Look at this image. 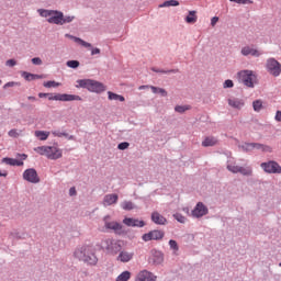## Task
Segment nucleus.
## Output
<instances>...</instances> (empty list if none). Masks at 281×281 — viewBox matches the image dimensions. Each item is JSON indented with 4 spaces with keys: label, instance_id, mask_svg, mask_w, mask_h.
I'll return each instance as SVG.
<instances>
[{
    "label": "nucleus",
    "instance_id": "obj_1",
    "mask_svg": "<svg viewBox=\"0 0 281 281\" xmlns=\"http://www.w3.org/2000/svg\"><path fill=\"white\" fill-rule=\"evenodd\" d=\"M75 258L82 260L88 265H98V257L95 256V248L93 246H81L75 250Z\"/></svg>",
    "mask_w": 281,
    "mask_h": 281
},
{
    "label": "nucleus",
    "instance_id": "obj_2",
    "mask_svg": "<svg viewBox=\"0 0 281 281\" xmlns=\"http://www.w3.org/2000/svg\"><path fill=\"white\" fill-rule=\"evenodd\" d=\"M76 87L77 89H87L91 93H103V91H106L104 83L93 79H79Z\"/></svg>",
    "mask_w": 281,
    "mask_h": 281
},
{
    "label": "nucleus",
    "instance_id": "obj_3",
    "mask_svg": "<svg viewBox=\"0 0 281 281\" xmlns=\"http://www.w3.org/2000/svg\"><path fill=\"white\" fill-rule=\"evenodd\" d=\"M37 12L40 16L47 19L48 23H52L54 25H63V12L46 9H38Z\"/></svg>",
    "mask_w": 281,
    "mask_h": 281
},
{
    "label": "nucleus",
    "instance_id": "obj_4",
    "mask_svg": "<svg viewBox=\"0 0 281 281\" xmlns=\"http://www.w3.org/2000/svg\"><path fill=\"white\" fill-rule=\"evenodd\" d=\"M101 247L111 256H117L122 251V241L106 238L101 241Z\"/></svg>",
    "mask_w": 281,
    "mask_h": 281
},
{
    "label": "nucleus",
    "instance_id": "obj_5",
    "mask_svg": "<svg viewBox=\"0 0 281 281\" xmlns=\"http://www.w3.org/2000/svg\"><path fill=\"white\" fill-rule=\"evenodd\" d=\"M265 67L269 76H273V78H278L281 76V63L278 61V59L269 57L266 60Z\"/></svg>",
    "mask_w": 281,
    "mask_h": 281
},
{
    "label": "nucleus",
    "instance_id": "obj_6",
    "mask_svg": "<svg viewBox=\"0 0 281 281\" xmlns=\"http://www.w3.org/2000/svg\"><path fill=\"white\" fill-rule=\"evenodd\" d=\"M47 98H48V100H55V101H59V102H74V101L82 102V97L77 95V94L48 93Z\"/></svg>",
    "mask_w": 281,
    "mask_h": 281
},
{
    "label": "nucleus",
    "instance_id": "obj_7",
    "mask_svg": "<svg viewBox=\"0 0 281 281\" xmlns=\"http://www.w3.org/2000/svg\"><path fill=\"white\" fill-rule=\"evenodd\" d=\"M243 150L249 153L251 150H261V153H273V148L269 145H262L259 143H245L241 146Z\"/></svg>",
    "mask_w": 281,
    "mask_h": 281
},
{
    "label": "nucleus",
    "instance_id": "obj_8",
    "mask_svg": "<svg viewBox=\"0 0 281 281\" xmlns=\"http://www.w3.org/2000/svg\"><path fill=\"white\" fill-rule=\"evenodd\" d=\"M239 80L250 89H254V82H256V75L251 70H241L238 72Z\"/></svg>",
    "mask_w": 281,
    "mask_h": 281
},
{
    "label": "nucleus",
    "instance_id": "obj_9",
    "mask_svg": "<svg viewBox=\"0 0 281 281\" xmlns=\"http://www.w3.org/2000/svg\"><path fill=\"white\" fill-rule=\"evenodd\" d=\"M227 170L229 172H233V175H238V172L240 175H244V177H249L251 175V168L247 167H240V166H237L236 164H227L226 166Z\"/></svg>",
    "mask_w": 281,
    "mask_h": 281
},
{
    "label": "nucleus",
    "instance_id": "obj_10",
    "mask_svg": "<svg viewBox=\"0 0 281 281\" xmlns=\"http://www.w3.org/2000/svg\"><path fill=\"white\" fill-rule=\"evenodd\" d=\"M261 168L268 175H281V166L276 161L262 162Z\"/></svg>",
    "mask_w": 281,
    "mask_h": 281
},
{
    "label": "nucleus",
    "instance_id": "obj_11",
    "mask_svg": "<svg viewBox=\"0 0 281 281\" xmlns=\"http://www.w3.org/2000/svg\"><path fill=\"white\" fill-rule=\"evenodd\" d=\"M23 179L29 183H41V178H38V172H36V169L34 168L26 169L23 172Z\"/></svg>",
    "mask_w": 281,
    "mask_h": 281
},
{
    "label": "nucleus",
    "instance_id": "obj_12",
    "mask_svg": "<svg viewBox=\"0 0 281 281\" xmlns=\"http://www.w3.org/2000/svg\"><path fill=\"white\" fill-rule=\"evenodd\" d=\"M166 234L164 233V231H150L149 233H146L142 236V239L145 241V243H148L150 240H162L164 239V236Z\"/></svg>",
    "mask_w": 281,
    "mask_h": 281
},
{
    "label": "nucleus",
    "instance_id": "obj_13",
    "mask_svg": "<svg viewBox=\"0 0 281 281\" xmlns=\"http://www.w3.org/2000/svg\"><path fill=\"white\" fill-rule=\"evenodd\" d=\"M209 210L203 202H199L192 211L194 218H201L207 214Z\"/></svg>",
    "mask_w": 281,
    "mask_h": 281
},
{
    "label": "nucleus",
    "instance_id": "obj_14",
    "mask_svg": "<svg viewBox=\"0 0 281 281\" xmlns=\"http://www.w3.org/2000/svg\"><path fill=\"white\" fill-rule=\"evenodd\" d=\"M135 281H157V276L148 270H142L136 274Z\"/></svg>",
    "mask_w": 281,
    "mask_h": 281
},
{
    "label": "nucleus",
    "instance_id": "obj_15",
    "mask_svg": "<svg viewBox=\"0 0 281 281\" xmlns=\"http://www.w3.org/2000/svg\"><path fill=\"white\" fill-rule=\"evenodd\" d=\"M135 258V252L131 250H120L119 256L116 257V260L119 262H131Z\"/></svg>",
    "mask_w": 281,
    "mask_h": 281
},
{
    "label": "nucleus",
    "instance_id": "obj_16",
    "mask_svg": "<svg viewBox=\"0 0 281 281\" xmlns=\"http://www.w3.org/2000/svg\"><path fill=\"white\" fill-rule=\"evenodd\" d=\"M105 221V229H111L112 232H114V234H124V231H123V226L122 224L117 223V222H108L106 221V217L104 218Z\"/></svg>",
    "mask_w": 281,
    "mask_h": 281
},
{
    "label": "nucleus",
    "instance_id": "obj_17",
    "mask_svg": "<svg viewBox=\"0 0 281 281\" xmlns=\"http://www.w3.org/2000/svg\"><path fill=\"white\" fill-rule=\"evenodd\" d=\"M227 102L232 109H236L237 111H240V109H243V106H245V99H243V98L231 97L227 100Z\"/></svg>",
    "mask_w": 281,
    "mask_h": 281
},
{
    "label": "nucleus",
    "instance_id": "obj_18",
    "mask_svg": "<svg viewBox=\"0 0 281 281\" xmlns=\"http://www.w3.org/2000/svg\"><path fill=\"white\" fill-rule=\"evenodd\" d=\"M241 55L243 56H254L255 58H260L262 56V53L258 50L257 48H254L251 46H244L241 48Z\"/></svg>",
    "mask_w": 281,
    "mask_h": 281
},
{
    "label": "nucleus",
    "instance_id": "obj_19",
    "mask_svg": "<svg viewBox=\"0 0 281 281\" xmlns=\"http://www.w3.org/2000/svg\"><path fill=\"white\" fill-rule=\"evenodd\" d=\"M123 224L126 225L127 227H144V225H146L144 221L133 217H125L123 220Z\"/></svg>",
    "mask_w": 281,
    "mask_h": 281
},
{
    "label": "nucleus",
    "instance_id": "obj_20",
    "mask_svg": "<svg viewBox=\"0 0 281 281\" xmlns=\"http://www.w3.org/2000/svg\"><path fill=\"white\" fill-rule=\"evenodd\" d=\"M120 196L115 193L106 194L103 198V205L106 207L109 205H115L117 203Z\"/></svg>",
    "mask_w": 281,
    "mask_h": 281
},
{
    "label": "nucleus",
    "instance_id": "obj_21",
    "mask_svg": "<svg viewBox=\"0 0 281 281\" xmlns=\"http://www.w3.org/2000/svg\"><path fill=\"white\" fill-rule=\"evenodd\" d=\"M150 254H151V261L154 262V265H161L164 262V252L157 249H153Z\"/></svg>",
    "mask_w": 281,
    "mask_h": 281
},
{
    "label": "nucleus",
    "instance_id": "obj_22",
    "mask_svg": "<svg viewBox=\"0 0 281 281\" xmlns=\"http://www.w3.org/2000/svg\"><path fill=\"white\" fill-rule=\"evenodd\" d=\"M60 157H63V149L56 146H50L48 159L56 160V159H60Z\"/></svg>",
    "mask_w": 281,
    "mask_h": 281
},
{
    "label": "nucleus",
    "instance_id": "obj_23",
    "mask_svg": "<svg viewBox=\"0 0 281 281\" xmlns=\"http://www.w3.org/2000/svg\"><path fill=\"white\" fill-rule=\"evenodd\" d=\"M151 221L156 225H166V223L168 222L166 217H164V215H161L159 212L151 213Z\"/></svg>",
    "mask_w": 281,
    "mask_h": 281
},
{
    "label": "nucleus",
    "instance_id": "obj_24",
    "mask_svg": "<svg viewBox=\"0 0 281 281\" xmlns=\"http://www.w3.org/2000/svg\"><path fill=\"white\" fill-rule=\"evenodd\" d=\"M34 150L38 155H42L44 157H47V159H49V155H50L49 153L52 150V146H40V147H35Z\"/></svg>",
    "mask_w": 281,
    "mask_h": 281
},
{
    "label": "nucleus",
    "instance_id": "obj_25",
    "mask_svg": "<svg viewBox=\"0 0 281 281\" xmlns=\"http://www.w3.org/2000/svg\"><path fill=\"white\" fill-rule=\"evenodd\" d=\"M216 144H218V139L216 137H214V136H207L202 142V146L204 148H207L210 146H216Z\"/></svg>",
    "mask_w": 281,
    "mask_h": 281
},
{
    "label": "nucleus",
    "instance_id": "obj_26",
    "mask_svg": "<svg viewBox=\"0 0 281 281\" xmlns=\"http://www.w3.org/2000/svg\"><path fill=\"white\" fill-rule=\"evenodd\" d=\"M184 21L190 25L196 23V21H199V15H196V11H189V14L186 16Z\"/></svg>",
    "mask_w": 281,
    "mask_h": 281
},
{
    "label": "nucleus",
    "instance_id": "obj_27",
    "mask_svg": "<svg viewBox=\"0 0 281 281\" xmlns=\"http://www.w3.org/2000/svg\"><path fill=\"white\" fill-rule=\"evenodd\" d=\"M22 77L25 78L29 82H32V80H41V78H43L42 75H34L27 71H23Z\"/></svg>",
    "mask_w": 281,
    "mask_h": 281
},
{
    "label": "nucleus",
    "instance_id": "obj_28",
    "mask_svg": "<svg viewBox=\"0 0 281 281\" xmlns=\"http://www.w3.org/2000/svg\"><path fill=\"white\" fill-rule=\"evenodd\" d=\"M66 37L71 38V41H75V43H80L82 45V47H91V44L86 42L82 38L76 37V36L70 35V34H66Z\"/></svg>",
    "mask_w": 281,
    "mask_h": 281
},
{
    "label": "nucleus",
    "instance_id": "obj_29",
    "mask_svg": "<svg viewBox=\"0 0 281 281\" xmlns=\"http://www.w3.org/2000/svg\"><path fill=\"white\" fill-rule=\"evenodd\" d=\"M2 162L7 164V166H23L22 160H18V159H14V158H3Z\"/></svg>",
    "mask_w": 281,
    "mask_h": 281
},
{
    "label": "nucleus",
    "instance_id": "obj_30",
    "mask_svg": "<svg viewBox=\"0 0 281 281\" xmlns=\"http://www.w3.org/2000/svg\"><path fill=\"white\" fill-rule=\"evenodd\" d=\"M131 280V271L126 270L123 271L121 274L117 276L115 281H130Z\"/></svg>",
    "mask_w": 281,
    "mask_h": 281
},
{
    "label": "nucleus",
    "instance_id": "obj_31",
    "mask_svg": "<svg viewBox=\"0 0 281 281\" xmlns=\"http://www.w3.org/2000/svg\"><path fill=\"white\" fill-rule=\"evenodd\" d=\"M35 137H38L41 142H45L49 137V132L35 131Z\"/></svg>",
    "mask_w": 281,
    "mask_h": 281
},
{
    "label": "nucleus",
    "instance_id": "obj_32",
    "mask_svg": "<svg viewBox=\"0 0 281 281\" xmlns=\"http://www.w3.org/2000/svg\"><path fill=\"white\" fill-rule=\"evenodd\" d=\"M108 98H109V100H119V102H124V100H125L123 95H120V94L111 92V91L108 92Z\"/></svg>",
    "mask_w": 281,
    "mask_h": 281
},
{
    "label": "nucleus",
    "instance_id": "obj_33",
    "mask_svg": "<svg viewBox=\"0 0 281 281\" xmlns=\"http://www.w3.org/2000/svg\"><path fill=\"white\" fill-rule=\"evenodd\" d=\"M179 5V1L177 0H168V1H165L162 4H159V8H170V7H177Z\"/></svg>",
    "mask_w": 281,
    "mask_h": 281
},
{
    "label": "nucleus",
    "instance_id": "obj_34",
    "mask_svg": "<svg viewBox=\"0 0 281 281\" xmlns=\"http://www.w3.org/2000/svg\"><path fill=\"white\" fill-rule=\"evenodd\" d=\"M150 89H151L153 93H160V95H162V98H166V95H168V92L164 88H157V87L151 86Z\"/></svg>",
    "mask_w": 281,
    "mask_h": 281
},
{
    "label": "nucleus",
    "instance_id": "obj_35",
    "mask_svg": "<svg viewBox=\"0 0 281 281\" xmlns=\"http://www.w3.org/2000/svg\"><path fill=\"white\" fill-rule=\"evenodd\" d=\"M252 109L254 111H256L257 113H259V111H262V100H256L252 102Z\"/></svg>",
    "mask_w": 281,
    "mask_h": 281
},
{
    "label": "nucleus",
    "instance_id": "obj_36",
    "mask_svg": "<svg viewBox=\"0 0 281 281\" xmlns=\"http://www.w3.org/2000/svg\"><path fill=\"white\" fill-rule=\"evenodd\" d=\"M43 86L46 88V89H52L53 88H56V87H60V82H56V81H45L43 83Z\"/></svg>",
    "mask_w": 281,
    "mask_h": 281
},
{
    "label": "nucleus",
    "instance_id": "obj_37",
    "mask_svg": "<svg viewBox=\"0 0 281 281\" xmlns=\"http://www.w3.org/2000/svg\"><path fill=\"white\" fill-rule=\"evenodd\" d=\"M121 207H123V210L131 211V210H134L135 205H134L133 202H131V201H124V202L121 204Z\"/></svg>",
    "mask_w": 281,
    "mask_h": 281
},
{
    "label": "nucleus",
    "instance_id": "obj_38",
    "mask_svg": "<svg viewBox=\"0 0 281 281\" xmlns=\"http://www.w3.org/2000/svg\"><path fill=\"white\" fill-rule=\"evenodd\" d=\"M21 133H22V131H19V130H16V128H13V130H10V131L8 132V135H9V137L16 138V137H21Z\"/></svg>",
    "mask_w": 281,
    "mask_h": 281
},
{
    "label": "nucleus",
    "instance_id": "obj_39",
    "mask_svg": "<svg viewBox=\"0 0 281 281\" xmlns=\"http://www.w3.org/2000/svg\"><path fill=\"white\" fill-rule=\"evenodd\" d=\"M67 67H70V69H78L80 67V61L78 60H68Z\"/></svg>",
    "mask_w": 281,
    "mask_h": 281
},
{
    "label": "nucleus",
    "instance_id": "obj_40",
    "mask_svg": "<svg viewBox=\"0 0 281 281\" xmlns=\"http://www.w3.org/2000/svg\"><path fill=\"white\" fill-rule=\"evenodd\" d=\"M74 15L65 16V14L61 13V25H65V23H71L74 21Z\"/></svg>",
    "mask_w": 281,
    "mask_h": 281
},
{
    "label": "nucleus",
    "instance_id": "obj_41",
    "mask_svg": "<svg viewBox=\"0 0 281 281\" xmlns=\"http://www.w3.org/2000/svg\"><path fill=\"white\" fill-rule=\"evenodd\" d=\"M151 70L156 71V74H179V69L157 70L155 68H151Z\"/></svg>",
    "mask_w": 281,
    "mask_h": 281
},
{
    "label": "nucleus",
    "instance_id": "obj_42",
    "mask_svg": "<svg viewBox=\"0 0 281 281\" xmlns=\"http://www.w3.org/2000/svg\"><path fill=\"white\" fill-rule=\"evenodd\" d=\"M10 87H21V83L16 81H9L3 86V89H10Z\"/></svg>",
    "mask_w": 281,
    "mask_h": 281
},
{
    "label": "nucleus",
    "instance_id": "obj_43",
    "mask_svg": "<svg viewBox=\"0 0 281 281\" xmlns=\"http://www.w3.org/2000/svg\"><path fill=\"white\" fill-rule=\"evenodd\" d=\"M169 247H170V249H173V251H179V245L177 244V240H175V239L169 240Z\"/></svg>",
    "mask_w": 281,
    "mask_h": 281
},
{
    "label": "nucleus",
    "instance_id": "obj_44",
    "mask_svg": "<svg viewBox=\"0 0 281 281\" xmlns=\"http://www.w3.org/2000/svg\"><path fill=\"white\" fill-rule=\"evenodd\" d=\"M173 218H176L178 223H186V216L181 215L180 213L173 214Z\"/></svg>",
    "mask_w": 281,
    "mask_h": 281
},
{
    "label": "nucleus",
    "instance_id": "obj_45",
    "mask_svg": "<svg viewBox=\"0 0 281 281\" xmlns=\"http://www.w3.org/2000/svg\"><path fill=\"white\" fill-rule=\"evenodd\" d=\"M52 135H54V137H67L68 134L60 131H53Z\"/></svg>",
    "mask_w": 281,
    "mask_h": 281
},
{
    "label": "nucleus",
    "instance_id": "obj_46",
    "mask_svg": "<svg viewBox=\"0 0 281 281\" xmlns=\"http://www.w3.org/2000/svg\"><path fill=\"white\" fill-rule=\"evenodd\" d=\"M188 106H183V105H177L175 108V111H177V113H186V111H188Z\"/></svg>",
    "mask_w": 281,
    "mask_h": 281
},
{
    "label": "nucleus",
    "instance_id": "obj_47",
    "mask_svg": "<svg viewBox=\"0 0 281 281\" xmlns=\"http://www.w3.org/2000/svg\"><path fill=\"white\" fill-rule=\"evenodd\" d=\"M231 2L238 3V4H247V3H254L251 0H229Z\"/></svg>",
    "mask_w": 281,
    "mask_h": 281
},
{
    "label": "nucleus",
    "instance_id": "obj_48",
    "mask_svg": "<svg viewBox=\"0 0 281 281\" xmlns=\"http://www.w3.org/2000/svg\"><path fill=\"white\" fill-rule=\"evenodd\" d=\"M128 146H131V144L123 142L117 145V148H119V150H126V148H128Z\"/></svg>",
    "mask_w": 281,
    "mask_h": 281
},
{
    "label": "nucleus",
    "instance_id": "obj_49",
    "mask_svg": "<svg viewBox=\"0 0 281 281\" xmlns=\"http://www.w3.org/2000/svg\"><path fill=\"white\" fill-rule=\"evenodd\" d=\"M232 87H234V81L227 79V80L224 82V89H232Z\"/></svg>",
    "mask_w": 281,
    "mask_h": 281
},
{
    "label": "nucleus",
    "instance_id": "obj_50",
    "mask_svg": "<svg viewBox=\"0 0 281 281\" xmlns=\"http://www.w3.org/2000/svg\"><path fill=\"white\" fill-rule=\"evenodd\" d=\"M33 65H43V59L41 57L32 58Z\"/></svg>",
    "mask_w": 281,
    "mask_h": 281
},
{
    "label": "nucleus",
    "instance_id": "obj_51",
    "mask_svg": "<svg viewBox=\"0 0 281 281\" xmlns=\"http://www.w3.org/2000/svg\"><path fill=\"white\" fill-rule=\"evenodd\" d=\"M7 67H14L16 65V60L14 59H9L5 63Z\"/></svg>",
    "mask_w": 281,
    "mask_h": 281
},
{
    "label": "nucleus",
    "instance_id": "obj_52",
    "mask_svg": "<svg viewBox=\"0 0 281 281\" xmlns=\"http://www.w3.org/2000/svg\"><path fill=\"white\" fill-rule=\"evenodd\" d=\"M218 23V16H214L211 19V25L212 27H214V25H216Z\"/></svg>",
    "mask_w": 281,
    "mask_h": 281
},
{
    "label": "nucleus",
    "instance_id": "obj_53",
    "mask_svg": "<svg viewBox=\"0 0 281 281\" xmlns=\"http://www.w3.org/2000/svg\"><path fill=\"white\" fill-rule=\"evenodd\" d=\"M274 120H276V122H281V111L280 110L277 111Z\"/></svg>",
    "mask_w": 281,
    "mask_h": 281
},
{
    "label": "nucleus",
    "instance_id": "obj_54",
    "mask_svg": "<svg viewBox=\"0 0 281 281\" xmlns=\"http://www.w3.org/2000/svg\"><path fill=\"white\" fill-rule=\"evenodd\" d=\"M69 194H70V196H76V194H77V192H76V187H71V188L69 189Z\"/></svg>",
    "mask_w": 281,
    "mask_h": 281
},
{
    "label": "nucleus",
    "instance_id": "obj_55",
    "mask_svg": "<svg viewBox=\"0 0 281 281\" xmlns=\"http://www.w3.org/2000/svg\"><path fill=\"white\" fill-rule=\"evenodd\" d=\"M98 54H100V48H93V49L91 50V55H92V56H95V55H98Z\"/></svg>",
    "mask_w": 281,
    "mask_h": 281
},
{
    "label": "nucleus",
    "instance_id": "obj_56",
    "mask_svg": "<svg viewBox=\"0 0 281 281\" xmlns=\"http://www.w3.org/2000/svg\"><path fill=\"white\" fill-rule=\"evenodd\" d=\"M47 95H49V93H45V92L38 93V98H47Z\"/></svg>",
    "mask_w": 281,
    "mask_h": 281
},
{
    "label": "nucleus",
    "instance_id": "obj_57",
    "mask_svg": "<svg viewBox=\"0 0 281 281\" xmlns=\"http://www.w3.org/2000/svg\"><path fill=\"white\" fill-rule=\"evenodd\" d=\"M0 177H8V171L0 172Z\"/></svg>",
    "mask_w": 281,
    "mask_h": 281
},
{
    "label": "nucleus",
    "instance_id": "obj_58",
    "mask_svg": "<svg viewBox=\"0 0 281 281\" xmlns=\"http://www.w3.org/2000/svg\"><path fill=\"white\" fill-rule=\"evenodd\" d=\"M27 100H31L32 102H35L36 98L35 97H27Z\"/></svg>",
    "mask_w": 281,
    "mask_h": 281
},
{
    "label": "nucleus",
    "instance_id": "obj_59",
    "mask_svg": "<svg viewBox=\"0 0 281 281\" xmlns=\"http://www.w3.org/2000/svg\"><path fill=\"white\" fill-rule=\"evenodd\" d=\"M22 159H27V155L23 154Z\"/></svg>",
    "mask_w": 281,
    "mask_h": 281
},
{
    "label": "nucleus",
    "instance_id": "obj_60",
    "mask_svg": "<svg viewBox=\"0 0 281 281\" xmlns=\"http://www.w3.org/2000/svg\"><path fill=\"white\" fill-rule=\"evenodd\" d=\"M3 85V81L0 79V86H2Z\"/></svg>",
    "mask_w": 281,
    "mask_h": 281
},
{
    "label": "nucleus",
    "instance_id": "obj_61",
    "mask_svg": "<svg viewBox=\"0 0 281 281\" xmlns=\"http://www.w3.org/2000/svg\"><path fill=\"white\" fill-rule=\"evenodd\" d=\"M146 86H142L139 89H145Z\"/></svg>",
    "mask_w": 281,
    "mask_h": 281
},
{
    "label": "nucleus",
    "instance_id": "obj_62",
    "mask_svg": "<svg viewBox=\"0 0 281 281\" xmlns=\"http://www.w3.org/2000/svg\"><path fill=\"white\" fill-rule=\"evenodd\" d=\"M279 267H281V262L279 263Z\"/></svg>",
    "mask_w": 281,
    "mask_h": 281
}]
</instances>
